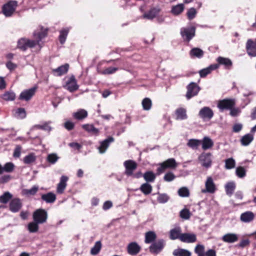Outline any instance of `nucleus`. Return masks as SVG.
I'll use <instances>...</instances> for the list:
<instances>
[{
	"instance_id": "1",
	"label": "nucleus",
	"mask_w": 256,
	"mask_h": 256,
	"mask_svg": "<svg viewBox=\"0 0 256 256\" xmlns=\"http://www.w3.org/2000/svg\"><path fill=\"white\" fill-rule=\"evenodd\" d=\"M46 30H41L40 31L36 30L34 32L33 36L34 40H30L26 38H22L18 42V47L21 50L24 51L28 48H32L36 45L42 47L40 42L46 36Z\"/></svg>"
},
{
	"instance_id": "2",
	"label": "nucleus",
	"mask_w": 256,
	"mask_h": 256,
	"mask_svg": "<svg viewBox=\"0 0 256 256\" xmlns=\"http://www.w3.org/2000/svg\"><path fill=\"white\" fill-rule=\"evenodd\" d=\"M200 165L208 169L212 166V155L210 152H202L198 158Z\"/></svg>"
},
{
	"instance_id": "3",
	"label": "nucleus",
	"mask_w": 256,
	"mask_h": 256,
	"mask_svg": "<svg viewBox=\"0 0 256 256\" xmlns=\"http://www.w3.org/2000/svg\"><path fill=\"white\" fill-rule=\"evenodd\" d=\"M196 28L193 26L184 27L180 29V34L184 40L190 42L195 36Z\"/></svg>"
},
{
	"instance_id": "4",
	"label": "nucleus",
	"mask_w": 256,
	"mask_h": 256,
	"mask_svg": "<svg viewBox=\"0 0 256 256\" xmlns=\"http://www.w3.org/2000/svg\"><path fill=\"white\" fill-rule=\"evenodd\" d=\"M18 6L16 0H11L4 4L2 8V12L6 17L10 16L14 12Z\"/></svg>"
},
{
	"instance_id": "5",
	"label": "nucleus",
	"mask_w": 256,
	"mask_h": 256,
	"mask_svg": "<svg viewBox=\"0 0 256 256\" xmlns=\"http://www.w3.org/2000/svg\"><path fill=\"white\" fill-rule=\"evenodd\" d=\"M48 212L42 208H39L36 210L32 214L34 220L36 221L40 224L46 222L48 219Z\"/></svg>"
},
{
	"instance_id": "6",
	"label": "nucleus",
	"mask_w": 256,
	"mask_h": 256,
	"mask_svg": "<svg viewBox=\"0 0 256 256\" xmlns=\"http://www.w3.org/2000/svg\"><path fill=\"white\" fill-rule=\"evenodd\" d=\"M236 104L234 98H225L218 101L217 106L221 112L226 110H230Z\"/></svg>"
},
{
	"instance_id": "7",
	"label": "nucleus",
	"mask_w": 256,
	"mask_h": 256,
	"mask_svg": "<svg viewBox=\"0 0 256 256\" xmlns=\"http://www.w3.org/2000/svg\"><path fill=\"white\" fill-rule=\"evenodd\" d=\"M63 87L70 92H72L78 90L79 88V86L77 84L75 76L72 75L66 80Z\"/></svg>"
},
{
	"instance_id": "8",
	"label": "nucleus",
	"mask_w": 256,
	"mask_h": 256,
	"mask_svg": "<svg viewBox=\"0 0 256 256\" xmlns=\"http://www.w3.org/2000/svg\"><path fill=\"white\" fill-rule=\"evenodd\" d=\"M176 166V162L174 158H168L160 164V166L157 168V172L158 174H160L166 168H174Z\"/></svg>"
},
{
	"instance_id": "9",
	"label": "nucleus",
	"mask_w": 256,
	"mask_h": 256,
	"mask_svg": "<svg viewBox=\"0 0 256 256\" xmlns=\"http://www.w3.org/2000/svg\"><path fill=\"white\" fill-rule=\"evenodd\" d=\"M205 188L202 189L201 192L203 194H214L217 190L216 186L211 176H208L205 182Z\"/></svg>"
},
{
	"instance_id": "10",
	"label": "nucleus",
	"mask_w": 256,
	"mask_h": 256,
	"mask_svg": "<svg viewBox=\"0 0 256 256\" xmlns=\"http://www.w3.org/2000/svg\"><path fill=\"white\" fill-rule=\"evenodd\" d=\"M164 246L165 242L163 239L158 240L150 246V251L152 254H158L162 250Z\"/></svg>"
},
{
	"instance_id": "11",
	"label": "nucleus",
	"mask_w": 256,
	"mask_h": 256,
	"mask_svg": "<svg viewBox=\"0 0 256 256\" xmlns=\"http://www.w3.org/2000/svg\"><path fill=\"white\" fill-rule=\"evenodd\" d=\"M187 92L186 98L190 100L192 97L196 96L200 90V86L195 82H190L186 87Z\"/></svg>"
},
{
	"instance_id": "12",
	"label": "nucleus",
	"mask_w": 256,
	"mask_h": 256,
	"mask_svg": "<svg viewBox=\"0 0 256 256\" xmlns=\"http://www.w3.org/2000/svg\"><path fill=\"white\" fill-rule=\"evenodd\" d=\"M214 114V112L210 108L204 106L200 110L198 115L203 120L207 121L212 119Z\"/></svg>"
},
{
	"instance_id": "13",
	"label": "nucleus",
	"mask_w": 256,
	"mask_h": 256,
	"mask_svg": "<svg viewBox=\"0 0 256 256\" xmlns=\"http://www.w3.org/2000/svg\"><path fill=\"white\" fill-rule=\"evenodd\" d=\"M124 166L125 168L124 174L128 176H130L133 175L134 172L137 168V164L132 160H127L124 162Z\"/></svg>"
},
{
	"instance_id": "14",
	"label": "nucleus",
	"mask_w": 256,
	"mask_h": 256,
	"mask_svg": "<svg viewBox=\"0 0 256 256\" xmlns=\"http://www.w3.org/2000/svg\"><path fill=\"white\" fill-rule=\"evenodd\" d=\"M36 89V87H33L30 89L23 90L19 96V100L28 101L35 94Z\"/></svg>"
},
{
	"instance_id": "15",
	"label": "nucleus",
	"mask_w": 256,
	"mask_h": 256,
	"mask_svg": "<svg viewBox=\"0 0 256 256\" xmlns=\"http://www.w3.org/2000/svg\"><path fill=\"white\" fill-rule=\"evenodd\" d=\"M22 204V201L19 198H14L12 199L9 204V210L12 212L16 213L21 209Z\"/></svg>"
},
{
	"instance_id": "16",
	"label": "nucleus",
	"mask_w": 256,
	"mask_h": 256,
	"mask_svg": "<svg viewBox=\"0 0 256 256\" xmlns=\"http://www.w3.org/2000/svg\"><path fill=\"white\" fill-rule=\"evenodd\" d=\"M114 142V138L112 136H109L108 138L100 142V146L98 148L99 153L103 154L105 153L109 147L110 143Z\"/></svg>"
},
{
	"instance_id": "17",
	"label": "nucleus",
	"mask_w": 256,
	"mask_h": 256,
	"mask_svg": "<svg viewBox=\"0 0 256 256\" xmlns=\"http://www.w3.org/2000/svg\"><path fill=\"white\" fill-rule=\"evenodd\" d=\"M140 246L135 242L129 243L126 247L128 253L131 256L136 255L140 252Z\"/></svg>"
},
{
	"instance_id": "18",
	"label": "nucleus",
	"mask_w": 256,
	"mask_h": 256,
	"mask_svg": "<svg viewBox=\"0 0 256 256\" xmlns=\"http://www.w3.org/2000/svg\"><path fill=\"white\" fill-rule=\"evenodd\" d=\"M247 54L252 57L256 56V44L252 39H248L246 43Z\"/></svg>"
},
{
	"instance_id": "19",
	"label": "nucleus",
	"mask_w": 256,
	"mask_h": 256,
	"mask_svg": "<svg viewBox=\"0 0 256 256\" xmlns=\"http://www.w3.org/2000/svg\"><path fill=\"white\" fill-rule=\"evenodd\" d=\"M160 12L158 8H152L150 10L144 12L142 16V18L147 20H152Z\"/></svg>"
},
{
	"instance_id": "20",
	"label": "nucleus",
	"mask_w": 256,
	"mask_h": 256,
	"mask_svg": "<svg viewBox=\"0 0 256 256\" xmlns=\"http://www.w3.org/2000/svg\"><path fill=\"white\" fill-rule=\"evenodd\" d=\"M68 177L62 176L60 178V182L58 184L56 192L58 194H62L64 192L66 186V182L68 180Z\"/></svg>"
},
{
	"instance_id": "21",
	"label": "nucleus",
	"mask_w": 256,
	"mask_h": 256,
	"mask_svg": "<svg viewBox=\"0 0 256 256\" xmlns=\"http://www.w3.org/2000/svg\"><path fill=\"white\" fill-rule=\"evenodd\" d=\"M180 240L184 242L192 243L196 240V237L194 234L184 233L181 234Z\"/></svg>"
},
{
	"instance_id": "22",
	"label": "nucleus",
	"mask_w": 256,
	"mask_h": 256,
	"mask_svg": "<svg viewBox=\"0 0 256 256\" xmlns=\"http://www.w3.org/2000/svg\"><path fill=\"white\" fill-rule=\"evenodd\" d=\"M219 66L218 64H211L208 67L203 68L198 72L201 78H205L210 74L212 70L217 69Z\"/></svg>"
},
{
	"instance_id": "23",
	"label": "nucleus",
	"mask_w": 256,
	"mask_h": 256,
	"mask_svg": "<svg viewBox=\"0 0 256 256\" xmlns=\"http://www.w3.org/2000/svg\"><path fill=\"white\" fill-rule=\"evenodd\" d=\"M42 200L48 204H53L56 200V195L52 192L42 194Z\"/></svg>"
},
{
	"instance_id": "24",
	"label": "nucleus",
	"mask_w": 256,
	"mask_h": 256,
	"mask_svg": "<svg viewBox=\"0 0 256 256\" xmlns=\"http://www.w3.org/2000/svg\"><path fill=\"white\" fill-rule=\"evenodd\" d=\"M254 218V214L250 211H247L240 214V220L245 223H248L252 222Z\"/></svg>"
},
{
	"instance_id": "25",
	"label": "nucleus",
	"mask_w": 256,
	"mask_h": 256,
	"mask_svg": "<svg viewBox=\"0 0 256 256\" xmlns=\"http://www.w3.org/2000/svg\"><path fill=\"white\" fill-rule=\"evenodd\" d=\"M238 236L236 234L228 233L224 235L222 240L227 243H234L238 240Z\"/></svg>"
},
{
	"instance_id": "26",
	"label": "nucleus",
	"mask_w": 256,
	"mask_h": 256,
	"mask_svg": "<svg viewBox=\"0 0 256 256\" xmlns=\"http://www.w3.org/2000/svg\"><path fill=\"white\" fill-rule=\"evenodd\" d=\"M201 144L202 149L206 150L211 148L214 146V143L210 138L204 136L202 140H201Z\"/></svg>"
},
{
	"instance_id": "27",
	"label": "nucleus",
	"mask_w": 256,
	"mask_h": 256,
	"mask_svg": "<svg viewBox=\"0 0 256 256\" xmlns=\"http://www.w3.org/2000/svg\"><path fill=\"white\" fill-rule=\"evenodd\" d=\"M69 68V65L68 64H66L62 65L56 69L52 70L53 72L55 75L57 76H61L63 74H66Z\"/></svg>"
},
{
	"instance_id": "28",
	"label": "nucleus",
	"mask_w": 256,
	"mask_h": 256,
	"mask_svg": "<svg viewBox=\"0 0 256 256\" xmlns=\"http://www.w3.org/2000/svg\"><path fill=\"white\" fill-rule=\"evenodd\" d=\"M176 119L177 120H184L187 119L186 110L185 108H180L175 111Z\"/></svg>"
},
{
	"instance_id": "29",
	"label": "nucleus",
	"mask_w": 256,
	"mask_h": 256,
	"mask_svg": "<svg viewBox=\"0 0 256 256\" xmlns=\"http://www.w3.org/2000/svg\"><path fill=\"white\" fill-rule=\"evenodd\" d=\"M182 230L180 227H176L173 229H172L170 232V240H174L176 239L180 240Z\"/></svg>"
},
{
	"instance_id": "30",
	"label": "nucleus",
	"mask_w": 256,
	"mask_h": 256,
	"mask_svg": "<svg viewBox=\"0 0 256 256\" xmlns=\"http://www.w3.org/2000/svg\"><path fill=\"white\" fill-rule=\"evenodd\" d=\"M88 112L84 109H80L72 114L73 117L78 120H81L88 116Z\"/></svg>"
},
{
	"instance_id": "31",
	"label": "nucleus",
	"mask_w": 256,
	"mask_h": 256,
	"mask_svg": "<svg viewBox=\"0 0 256 256\" xmlns=\"http://www.w3.org/2000/svg\"><path fill=\"white\" fill-rule=\"evenodd\" d=\"M217 62L220 64L224 65L226 68H230L232 66V60L228 58L219 56L217 58Z\"/></svg>"
},
{
	"instance_id": "32",
	"label": "nucleus",
	"mask_w": 256,
	"mask_h": 256,
	"mask_svg": "<svg viewBox=\"0 0 256 256\" xmlns=\"http://www.w3.org/2000/svg\"><path fill=\"white\" fill-rule=\"evenodd\" d=\"M204 54L203 50L198 48H193L190 52V55L191 58H200L203 56Z\"/></svg>"
},
{
	"instance_id": "33",
	"label": "nucleus",
	"mask_w": 256,
	"mask_h": 256,
	"mask_svg": "<svg viewBox=\"0 0 256 256\" xmlns=\"http://www.w3.org/2000/svg\"><path fill=\"white\" fill-rule=\"evenodd\" d=\"M82 128L88 133L92 134L98 135L99 130L96 128L93 124H84L82 125Z\"/></svg>"
},
{
	"instance_id": "34",
	"label": "nucleus",
	"mask_w": 256,
	"mask_h": 256,
	"mask_svg": "<svg viewBox=\"0 0 256 256\" xmlns=\"http://www.w3.org/2000/svg\"><path fill=\"white\" fill-rule=\"evenodd\" d=\"M156 238V233L153 231H149L145 234L144 242L146 244L154 242Z\"/></svg>"
},
{
	"instance_id": "35",
	"label": "nucleus",
	"mask_w": 256,
	"mask_h": 256,
	"mask_svg": "<svg viewBox=\"0 0 256 256\" xmlns=\"http://www.w3.org/2000/svg\"><path fill=\"white\" fill-rule=\"evenodd\" d=\"M40 224L37 222L36 221L33 220L32 222H30L28 224L27 226V228L28 232L30 233H35L39 229L38 225Z\"/></svg>"
},
{
	"instance_id": "36",
	"label": "nucleus",
	"mask_w": 256,
	"mask_h": 256,
	"mask_svg": "<svg viewBox=\"0 0 256 256\" xmlns=\"http://www.w3.org/2000/svg\"><path fill=\"white\" fill-rule=\"evenodd\" d=\"M184 9V6L183 4H180L173 6L171 9V12L174 16H178L181 14Z\"/></svg>"
},
{
	"instance_id": "37",
	"label": "nucleus",
	"mask_w": 256,
	"mask_h": 256,
	"mask_svg": "<svg viewBox=\"0 0 256 256\" xmlns=\"http://www.w3.org/2000/svg\"><path fill=\"white\" fill-rule=\"evenodd\" d=\"M38 190V186H34L30 189H23L22 193L23 195L26 196H34L36 194Z\"/></svg>"
},
{
	"instance_id": "38",
	"label": "nucleus",
	"mask_w": 256,
	"mask_h": 256,
	"mask_svg": "<svg viewBox=\"0 0 256 256\" xmlns=\"http://www.w3.org/2000/svg\"><path fill=\"white\" fill-rule=\"evenodd\" d=\"M172 254L174 256H190L191 252L186 249L183 248H177L174 250Z\"/></svg>"
},
{
	"instance_id": "39",
	"label": "nucleus",
	"mask_w": 256,
	"mask_h": 256,
	"mask_svg": "<svg viewBox=\"0 0 256 256\" xmlns=\"http://www.w3.org/2000/svg\"><path fill=\"white\" fill-rule=\"evenodd\" d=\"M69 30L70 28H66L62 30L60 32V36H58V39L61 44H64L65 42Z\"/></svg>"
},
{
	"instance_id": "40",
	"label": "nucleus",
	"mask_w": 256,
	"mask_h": 256,
	"mask_svg": "<svg viewBox=\"0 0 256 256\" xmlns=\"http://www.w3.org/2000/svg\"><path fill=\"white\" fill-rule=\"evenodd\" d=\"M200 144L201 140L192 138L188 140L186 144L189 148L193 150H196Z\"/></svg>"
},
{
	"instance_id": "41",
	"label": "nucleus",
	"mask_w": 256,
	"mask_h": 256,
	"mask_svg": "<svg viewBox=\"0 0 256 256\" xmlns=\"http://www.w3.org/2000/svg\"><path fill=\"white\" fill-rule=\"evenodd\" d=\"M36 159V156L34 153H30L25 156L23 158V162L25 164H30L34 162Z\"/></svg>"
},
{
	"instance_id": "42",
	"label": "nucleus",
	"mask_w": 256,
	"mask_h": 256,
	"mask_svg": "<svg viewBox=\"0 0 256 256\" xmlns=\"http://www.w3.org/2000/svg\"><path fill=\"white\" fill-rule=\"evenodd\" d=\"M252 135L248 134L244 136L241 138L240 142L242 146H248L253 140Z\"/></svg>"
},
{
	"instance_id": "43",
	"label": "nucleus",
	"mask_w": 256,
	"mask_h": 256,
	"mask_svg": "<svg viewBox=\"0 0 256 256\" xmlns=\"http://www.w3.org/2000/svg\"><path fill=\"white\" fill-rule=\"evenodd\" d=\"M236 188L235 183L233 182H228L225 186L226 193L228 195L230 196L234 193Z\"/></svg>"
},
{
	"instance_id": "44",
	"label": "nucleus",
	"mask_w": 256,
	"mask_h": 256,
	"mask_svg": "<svg viewBox=\"0 0 256 256\" xmlns=\"http://www.w3.org/2000/svg\"><path fill=\"white\" fill-rule=\"evenodd\" d=\"M143 177L146 182H153L156 179V175L152 171L146 172L143 174Z\"/></svg>"
},
{
	"instance_id": "45",
	"label": "nucleus",
	"mask_w": 256,
	"mask_h": 256,
	"mask_svg": "<svg viewBox=\"0 0 256 256\" xmlns=\"http://www.w3.org/2000/svg\"><path fill=\"white\" fill-rule=\"evenodd\" d=\"M12 198V195L8 192H6L4 193L2 195L0 196V202L2 204H6L11 200Z\"/></svg>"
},
{
	"instance_id": "46",
	"label": "nucleus",
	"mask_w": 256,
	"mask_h": 256,
	"mask_svg": "<svg viewBox=\"0 0 256 256\" xmlns=\"http://www.w3.org/2000/svg\"><path fill=\"white\" fill-rule=\"evenodd\" d=\"M16 94L14 92L12 91H8L4 93L2 96V98L6 101H12L15 99Z\"/></svg>"
},
{
	"instance_id": "47",
	"label": "nucleus",
	"mask_w": 256,
	"mask_h": 256,
	"mask_svg": "<svg viewBox=\"0 0 256 256\" xmlns=\"http://www.w3.org/2000/svg\"><path fill=\"white\" fill-rule=\"evenodd\" d=\"M140 190L146 195L150 194L152 191V186L146 182L143 184L140 187Z\"/></svg>"
},
{
	"instance_id": "48",
	"label": "nucleus",
	"mask_w": 256,
	"mask_h": 256,
	"mask_svg": "<svg viewBox=\"0 0 256 256\" xmlns=\"http://www.w3.org/2000/svg\"><path fill=\"white\" fill-rule=\"evenodd\" d=\"M194 252L198 256H205V248L202 244H197L194 248Z\"/></svg>"
},
{
	"instance_id": "49",
	"label": "nucleus",
	"mask_w": 256,
	"mask_h": 256,
	"mask_svg": "<svg viewBox=\"0 0 256 256\" xmlns=\"http://www.w3.org/2000/svg\"><path fill=\"white\" fill-rule=\"evenodd\" d=\"M143 109L145 110H148L151 108L152 102L150 98H146L142 101Z\"/></svg>"
},
{
	"instance_id": "50",
	"label": "nucleus",
	"mask_w": 256,
	"mask_h": 256,
	"mask_svg": "<svg viewBox=\"0 0 256 256\" xmlns=\"http://www.w3.org/2000/svg\"><path fill=\"white\" fill-rule=\"evenodd\" d=\"M102 248V244L100 241L96 242L94 246L91 248L90 254L92 255L97 254L100 251Z\"/></svg>"
},
{
	"instance_id": "51",
	"label": "nucleus",
	"mask_w": 256,
	"mask_h": 256,
	"mask_svg": "<svg viewBox=\"0 0 256 256\" xmlns=\"http://www.w3.org/2000/svg\"><path fill=\"white\" fill-rule=\"evenodd\" d=\"M158 194L157 200L159 203L164 204L169 200L170 197L166 194H160L158 192Z\"/></svg>"
},
{
	"instance_id": "52",
	"label": "nucleus",
	"mask_w": 256,
	"mask_h": 256,
	"mask_svg": "<svg viewBox=\"0 0 256 256\" xmlns=\"http://www.w3.org/2000/svg\"><path fill=\"white\" fill-rule=\"evenodd\" d=\"M236 162L233 158H229L225 160V168L230 170L235 167Z\"/></svg>"
},
{
	"instance_id": "53",
	"label": "nucleus",
	"mask_w": 256,
	"mask_h": 256,
	"mask_svg": "<svg viewBox=\"0 0 256 256\" xmlns=\"http://www.w3.org/2000/svg\"><path fill=\"white\" fill-rule=\"evenodd\" d=\"M15 116L20 119H22L26 116V112L24 108H18L16 110Z\"/></svg>"
},
{
	"instance_id": "54",
	"label": "nucleus",
	"mask_w": 256,
	"mask_h": 256,
	"mask_svg": "<svg viewBox=\"0 0 256 256\" xmlns=\"http://www.w3.org/2000/svg\"><path fill=\"white\" fill-rule=\"evenodd\" d=\"M236 175L240 178H243L246 175V171L244 168L238 166L236 170Z\"/></svg>"
},
{
	"instance_id": "55",
	"label": "nucleus",
	"mask_w": 256,
	"mask_h": 256,
	"mask_svg": "<svg viewBox=\"0 0 256 256\" xmlns=\"http://www.w3.org/2000/svg\"><path fill=\"white\" fill-rule=\"evenodd\" d=\"M178 194L181 197H188L190 196V192L187 188L182 187L178 190Z\"/></svg>"
},
{
	"instance_id": "56",
	"label": "nucleus",
	"mask_w": 256,
	"mask_h": 256,
	"mask_svg": "<svg viewBox=\"0 0 256 256\" xmlns=\"http://www.w3.org/2000/svg\"><path fill=\"white\" fill-rule=\"evenodd\" d=\"M58 157L56 154H49L46 158L47 161L52 164H54L58 160Z\"/></svg>"
},
{
	"instance_id": "57",
	"label": "nucleus",
	"mask_w": 256,
	"mask_h": 256,
	"mask_svg": "<svg viewBox=\"0 0 256 256\" xmlns=\"http://www.w3.org/2000/svg\"><path fill=\"white\" fill-rule=\"evenodd\" d=\"M50 122H46L44 124H38L36 126H35L38 128L50 132L52 130V128L49 126L50 124Z\"/></svg>"
},
{
	"instance_id": "58",
	"label": "nucleus",
	"mask_w": 256,
	"mask_h": 256,
	"mask_svg": "<svg viewBox=\"0 0 256 256\" xmlns=\"http://www.w3.org/2000/svg\"><path fill=\"white\" fill-rule=\"evenodd\" d=\"M14 168V164L12 162H7L3 166V170L4 172H10Z\"/></svg>"
},
{
	"instance_id": "59",
	"label": "nucleus",
	"mask_w": 256,
	"mask_h": 256,
	"mask_svg": "<svg viewBox=\"0 0 256 256\" xmlns=\"http://www.w3.org/2000/svg\"><path fill=\"white\" fill-rule=\"evenodd\" d=\"M196 11L194 8H190L187 12L186 14L189 20H191L194 18L196 16Z\"/></svg>"
},
{
	"instance_id": "60",
	"label": "nucleus",
	"mask_w": 256,
	"mask_h": 256,
	"mask_svg": "<svg viewBox=\"0 0 256 256\" xmlns=\"http://www.w3.org/2000/svg\"><path fill=\"white\" fill-rule=\"evenodd\" d=\"M230 110V115L232 116L236 117L238 116L241 113V110L239 108H232Z\"/></svg>"
},
{
	"instance_id": "61",
	"label": "nucleus",
	"mask_w": 256,
	"mask_h": 256,
	"mask_svg": "<svg viewBox=\"0 0 256 256\" xmlns=\"http://www.w3.org/2000/svg\"><path fill=\"white\" fill-rule=\"evenodd\" d=\"M180 216L182 218L188 220L190 217V212L188 210L184 208L180 212Z\"/></svg>"
},
{
	"instance_id": "62",
	"label": "nucleus",
	"mask_w": 256,
	"mask_h": 256,
	"mask_svg": "<svg viewBox=\"0 0 256 256\" xmlns=\"http://www.w3.org/2000/svg\"><path fill=\"white\" fill-rule=\"evenodd\" d=\"M118 68L114 67H108L104 69L102 74H110L114 73L118 70Z\"/></svg>"
},
{
	"instance_id": "63",
	"label": "nucleus",
	"mask_w": 256,
	"mask_h": 256,
	"mask_svg": "<svg viewBox=\"0 0 256 256\" xmlns=\"http://www.w3.org/2000/svg\"><path fill=\"white\" fill-rule=\"evenodd\" d=\"M175 177L174 174L172 172H169L164 175V179L165 181L170 182L172 181Z\"/></svg>"
},
{
	"instance_id": "64",
	"label": "nucleus",
	"mask_w": 256,
	"mask_h": 256,
	"mask_svg": "<svg viewBox=\"0 0 256 256\" xmlns=\"http://www.w3.org/2000/svg\"><path fill=\"white\" fill-rule=\"evenodd\" d=\"M74 126V122L70 121H66L64 124V127L68 130H72Z\"/></svg>"
}]
</instances>
